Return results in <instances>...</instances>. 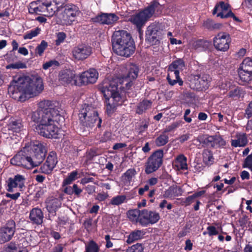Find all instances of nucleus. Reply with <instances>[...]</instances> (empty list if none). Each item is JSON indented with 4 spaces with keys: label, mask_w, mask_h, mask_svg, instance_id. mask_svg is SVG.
Returning a JSON list of instances; mask_svg holds the SVG:
<instances>
[{
    "label": "nucleus",
    "mask_w": 252,
    "mask_h": 252,
    "mask_svg": "<svg viewBox=\"0 0 252 252\" xmlns=\"http://www.w3.org/2000/svg\"><path fill=\"white\" fill-rule=\"evenodd\" d=\"M61 118L59 111L49 100L40 102L38 110L31 115V120L36 124L35 131L48 138H58L61 130L58 124Z\"/></svg>",
    "instance_id": "nucleus-1"
},
{
    "label": "nucleus",
    "mask_w": 252,
    "mask_h": 252,
    "mask_svg": "<svg viewBox=\"0 0 252 252\" xmlns=\"http://www.w3.org/2000/svg\"><path fill=\"white\" fill-rule=\"evenodd\" d=\"M42 79L39 77H20L10 83L8 92L15 99L24 101L26 99L37 95L43 90Z\"/></svg>",
    "instance_id": "nucleus-2"
},
{
    "label": "nucleus",
    "mask_w": 252,
    "mask_h": 252,
    "mask_svg": "<svg viewBox=\"0 0 252 252\" xmlns=\"http://www.w3.org/2000/svg\"><path fill=\"white\" fill-rule=\"evenodd\" d=\"M112 47L117 55L128 57L135 50V46L131 35L126 31H115L112 37Z\"/></svg>",
    "instance_id": "nucleus-3"
},
{
    "label": "nucleus",
    "mask_w": 252,
    "mask_h": 252,
    "mask_svg": "<svg viewBox=\"0 0 252 252\" xmlns=\"http://www.w3.org/2000/svg\"><path fill=\"white\" fill-rule=\"evenodd\" d=\"M101 90L106 99L107 114L110 116L116 111L117 107L123 102L118 92V87L114 81H112L109 84H104Z\"/></svg>",
    "instance_id": "nucleus-4"
},
{
    "label": "nucleus",
    "mask_w": 252,
    "mask_h": 252,
    "mask_svg": "<svg viewBox=\"0 0 252 252\" xmlns=\"http://www.w3.org/2000/svg\"><path fill=\"white\" fill-rule=\"evenodd\" d=\"M78 116L82 125L88 128L93 127L95 123L98 127L101 126V120L98 117L97 111L89 104L81 106Z\"/></svg>",
    "instance_id": "nucleus-5"
},
{
    "label": "nucleus",
    "mask_w": 252,
    "mask_h": 252,
    "mask_svg": "<svg viewBox=\"0 0 252 252\" xmlns=\"http://www.w3.org/2000/svg\"><path fill=\"white\" fill-rule=\"evenodd\" d=\"M161 6L157 1L154 0L144 10L139 13L131 16L128 21L135 25L138 31L140 32V29L143 27L146 21L151 17L155 11H158Z\"/></svg>",
    "instance_id": "nucleus-6"
},
{
    "label": "nucleus",
    "mask_w": 252,
    "mask_h": 252,
    "mask_svg": "<svg viewBox=\"0 0 252 252\" xmlns=\"http://www.w3.org/2000/svg\"><path fill=\"white\" fill-rule=\"evenodd\" d=\"M185 67L184 61L181 59H178L173 61L168 67V73L167 80L171 86H174L178 83L179 86L183 85V81L180 78L179 74Z\"/></svg>",
    "instance_id": "nucleus-7"
},
{
    "label": "nucleus",
    "mask_w": 252,
    "mask_h": 252,
    "mask_svg": "<svg viewBox=\"0 0 252 252\" xmlns=\"http://www.w3.org/2000/svg\"><path fill=\"white\" fill-rule=\"evenodd\" d=\"M61 20L63 24L70 25L75 22L80 14L79 8L73 4H66L63 6Z\"/></svg>",
    "instance_id": "nucleus-8"
},
{
    "label": "nucleus",
    "mask_w": 252,
    "mask_h": 252,
    "mask_svg": "<svg viewBox=\"0 0 252 252\" xmlns=\"http://www.w3.org/2000/svg\"><path fill=\"white\" fill-rule=\"evenodd\" d=\"M30 147L33 152V155L31 158L37 166L43 161L45 157L47 152L45 145L38 141H34L31 142Z\"/></svg>",
    "instance_id": "nucleus-9"
},
{
    "label": "nucleus",
    "mask_w": 252,
    "mask_h": 252,
    "mask_svg": "<svg viewBox=\"0 0 252 252\" xmlns=\"http://www.w3.org/2000/svg\"><path fill=\"white\" fill-rule=\"evenodd\" d=\"M163 151L159 150L155 152L148 158L145 168V172L150 174L156 171L160 166L162 162Z\"/></svg>",
    "instance_id": "nucleus-10"
},
{
    "label": "nucleus",
    "mask_w": 252,
    "mask_h": 252,
    "mask_svg": "<svg viewBox=\"0 0 252 252\" xmlns=\"http://www.w3.org/2000/svg\"><path fill=\"white\" fill-rule=\"evenodd\" d=\"M231 41L230 36L228 33L220 32L214 37L213 44L217 50L225 52L229 49Z\"/></svg>",
    "instance_id": "nucleus-11"
},
{
    "label": "nucleus",
    "mask_w": 252,
    "mask_h": 252,
    "mask_svg": "<svg viewBox=\"0 0 252 252\" xmlns=\"http://www.w3.org/2000/svg\"><path fill=\"white\" fill-rule=\"evenodd\" d=\"M25 151H21L18 153L10 160L12 164L18 166H23L26 168L31 169L37 166L30 157L25 155Z\"/></svg>",
    "instance_id": "nucleus-12"
},
{
    "label": "nucleus",
    "mask_w": 252,
    "mask_h": 252,
    "mask_svg": "<svg viewBox=\"0 0 252 252\" xmlns=\"http://www.w3.org/2000/svg\"><path fill=\"white\" fill-rule=\"evenodd\" d=\"M15 232V221L8 220L4 226L0 228V243H4L11 240Z\"/></svg>",
    "instance_id": "nucleus-13"
},
{
    "label": "nucleus",
    "mask_w": 252,
    "mask_h": 252,
    "mask_svg": "<svg viewBox=\"0 0 252 252\" xmlns=\"http://www.w3.org/2000/svg\"><path fill=\"white\" fill-rule=\"evenodd\" d=\"M119 19L118 16L115 13H102L91 18V21L102 25H112L115 24Z\"/></svg>",
    "instance_id": "nucleus-14"
},
{
    "label": "nucleus",
    "mask_w": 252,
    "mask_h": 252,
    "mask_svg": "<svg viewBox=\"0 0 252 252\" xmlns=\"http://www.w3.org/2000/svg\"><path fill=\"white\" fill-rule=\"evenodd\" d=\"M92 53V48L85 44L79 45L72 51L73 57L77 61H83L87 59Z\"/></svg>",
    "instance_id": "nucleus-15"
},
{
    "label": "nucleus",
    "mask_w": 252,
    "mask_h": 252,
    "mask_svg": "<svg viewBox=\"0 0 252 252\" xmlns=\"http://www.w3.org/2000/svg\"><path fill=\"white\" fill-rule=\"evenodd\" d=\"M24 176L17 174L13 178H9L7 181V190L9 192H13L14 189L19 188L21 190L24 186L25 182Z\"/></svg>",
    "instance_id": "nucleus-16"
},
{
    "label": "nucleus",
    "mask_w": 252,
    "mask_h": 252,
    "mask_svg": "<svg viewBox=\"0 0 252 252\" xmlns=\"http://www.w3.org/2000/svg\"><path fill=\"white\" fill-rule=\"evenodd\" d=\"M98 76V73L96 69L91 68L88 71L83 72L79 76L81 85H87L89 83H95Z\"/></svg>",
    "instance_id": "nucleus-17"
},
{
    "label": "nucleus",
    "mask_w": 252,
    "mask_h": 252,
    "mask_svg": "<svg viewBox=\"0 0 252 252\" xmlns=\"http://www.w3.org/2000/svg\"><path fill=\"white\" fill-rule=\"evenodd\" d=\"M203 142L209 146L216 148L223 147L226 145L225 141L220 135H206L204 138Z\"/></svg>",
    "instance_id": "nucleus-18"
},
{
    "label": "nucleus",
    "mask_w": 252,
    "mask_h": 252,
    "mask_svg": "<svg viewBox=\"0 0 252 252\" xmlns=\"http://www.w3.org/2000/svg\"><path fill=\"white\" fill-rule=\"evenodd\" d=\"M77 77L73 72L67 70L62 71L59 74V80L63 84L79 85L80 83L77 82L76 80Z\"/></svg>",
    "instance_id": "nucleus-19"
},
{
    "label": "nucleus",
    "mask_w": 252,
    "mask_h": 252,
    "mask_svg": "<svg viewBox=\"0 0 252 252\" xmlns=\"http://www.w3.org/2000/svg\"><path fill=\"white\" fill-rule=\"evenodd\" d=\"M57 162L56 155L54 153L50 154L47 157L45 162L40 167V172L46 174L50 173L55 168Z\"/></svg>",
    "instance_id": "nucleus-20"
},
{
    "label": "nucleus",
    "mask_w": 252,
    "mask_h": 252,
    "mask_svg": "<svg viewBox=\"0 0 252 252\" xmlns=\"http://www.w3.org/2000/svg\"><path fill=\"white\" fill-rule=\"evenodd\" d=\"M160 28L159 24L156 22L152 23L148 27L146 35L149 40L155 43L158 41V37Z\"/></svg>",
    "instance_id": "nucleus-21"
},
{
    "label": "nucleus",
    "mask_w": 252,
    "mask_h": 252,
    "mask_svg": "<svg viewBox=\"0 0 252 252\" xmlns=\"http://www.w3.org/2000/svg\"><path fill=\"white\" fill-rule=\"evenodd\" d=\"M229 11H231L229 5L223 1H220L215 5L213 14H217V17L221 18H226Z\"/></svg>",
    "instance_id": "nucleus-22"
},
{
    "label": "nucleus",
    "mask_w": 252,
    "mask_h": 252,
    "mask_svg": "<svg viewBox=\"0 0 252 252\" xmlns=\"http://www.w3.org/2000/svg\"><path fill=\"white\" fill-rule=\"evenodd\" d=\"M230 142L232 147H244L248 143V137L245 133L237 132Z\"/></svg>",
    "instance_id": "nucleus-23"
},
{
    "label": "nucleus",
    "mask_w": 252,
    "mask_h": 252,
    "mask_svg": "<svg viewBox=\"0 0 252 252\" xmlns=\"http://www.w3.org/2000/svg\"><path fill=\"white\" fill-rule=\"evenodd\" d=\"M209 81L208 80L206 76H203L201 77H195L194 80L192 81V87L193 89L198 91L206 90L209 87Z\"/></svg>",
    "instance_id": "nucleus-24"
},
{
    "label": "nucleus",
    "mask_w": 252,
    "mask_h": 252,
    "mask_svg": "<svg viewBox=\"0 0 252 252\" xmlns=\"http://www.w3.org/2000/svg\"><path fill=\"white\" fill-rule=\"evenodd\" d=\"M43 213L38 208H33L30 213L29 218L32 223L39 225L43 222Z\"/></svg>",
    "instance_id": "nucleus-25"
},
{
    "label": "nucleus",
    "mask_w": 252,
    "mask_h": 252,
    "mask_svg": "<svg viewBox=\"0 0 252 252\" xmlns=\"http://www.w3.org/2000/svg\"><path fill=\"white\" fill-rule=\"evenodd\" d=\"M183 192V190L180 187L172 186L164 191L163 195L164 198L173 199L175 197L181 195Z\"/></svg>",
    "instance_id": "nucleus-26"
},
{
    "label": "nucleus",
    "mask_w": 252,
    "mask_h": 252,
    "mask_svg": "<svg viewBox=\"0 0 252 252\" xmlns=\"http://www.w3.org/2000/svg\"><path fill=\"white\" fill-rule=\"evenodd\" d=\"M127 73L125 76V81L127 85L129 82L135 79L138 75L139 69L138 67L133 64H130L127 67Z\"/></svg>",
    "instance_id": "nucleus-27"
},
{
    "label": "nucleus",
    "mask_w": 252,
    "mask_h": 252,
    "mask_svg": "<svg viewBox=\"0 0 252 252\" xmlns=\"http://www.w3.org/2000/svg\"><path fill=\"white\" fill-rule=\"evenodd\" d=\"M62 205L61 199L60 198L51 197L46 201V208L50 213H55Z\"/></svg>",
    "instance_id": "nucleus-28"
},
{
    "label": "nucleus",
    "mask_w": 252,
    "mask_h": 252,
    "mask_svg": "<svg viewBox=\"0 0 252 252\" xmlns=\"http://www.w3.org/2000/svg\"><path fill=\"white\" fill-rule=\"evenodd\" d=\"M187 161V158L184 155L182 154L180 155L176 158L175 160V166L179 170H186L188 169Z\"/></svg>",
    "instance_id": "nucleus-29"
},
{
    "label": "nucleus",
    "mask_w": 252,
    "mask_h": 252,
    "mask_svg": "<svg viewBox=\"0 0 252 252\" xmlns=\"http://www.w3.org/2000/svg\"><path fill=\"white\" fill-rule=\"evenodd\" d=\"M23 127L20 120L11 121L8 125V129L12 133H19Z\"/></svg>",
    "instance_id": "nucleus-30"
},
{
    "label": "nucleus",
    "mask_w": 252,
    "mask_h": 252,
    "mask_svg": "<svg viewBox=\"0 0 252 252\" xmlns=\"http://www.w3.org/2000/svg\"><path fill=\"white\" fill-rule=\"evenodd\" d=\"M144 234L145 232L143 230H135L128 235L126 242L128 244H131L135 241L141 239Z\"/></svg>",
    "instance_id": "nucleus-31"
},
{
    "label": "nucleus",
    "mask_w": 252,
    "mask_h": 252,
    "mask_svg": "<svg viewBox=\"0 0 252 252\" xmlns=\"http://www.w3.org/2000/svg\"><path fill=\"white\" fill-rule=\"evenodd\" d=\"M238 71L240 79L242 82H248L252 80V71H246L239 68Z\"/></svg>",
    "instance_id": "nucleus-32"
},
{
    "label": "nucleus",
    "mask_w": 252,
    "mask_h": 252,
    "mask_svg": "<svg viewBox=\"0 0 252 252\" xmlns=\"http://www.w3.org/2000/svg\"><path fill=\"white\" fill-rule=\"evenodd\" d=\"M152 102L149 100H143L140 102L137 106L136 112L139 114H141L145 112L148 109L151 107Z\"/></svg>",
    "instance_id": "nucleus-33"
},
{
    "label": "nucleus",
    "mask_w": 252,
    "mask_h": 252,
    "mask_svg": "<svg viewBox=\"0 0 252 252\" xmlns=\"http://www.w3.org/2000/svg\"><path fill=\"white\" fill-rule=\"evenodd\" d=\"M97 220L92 218L87 219L83 223V225L88 231H95L96 229Z\"/></svg>",
    "instance_id": "nucleus-34"
},
{
    "label": "nucleus",
    "mask_w": 252,
    "mask_h": 252,
    "mask_svg": "<svg viewBox=\"0 0 252 252\" xmlns=\"http://www.w3.org/2000/svg\"><path fill=\"white\" fill-rule=\"evenodd\" d=\"M141 211L138 209L129 210L127 213L129 220L134 223H139Z\"/></svg>",
    "instance_id": "nucleus-35"
},
{
    "label": "nucleus",
    "mask_w": 252,
    "mask_h": 252,
    "mask_svg": "<svg viewBox=\"0 0 252 252\" xmlns=\"http://www.w3.org/2000/svg\"><path fill=\"white\" fill-rule=\"evenodd\" d=\"M230 90L228 95L229 97L233 98H240L244 94V92L238 87L232 86Z\"/></svg>",
    "instance_id": "nucleus-36"
},
{
    "label": "nucleus",
    "mask_w": 252,
    "mask_h": 252,
    "mask_svg": "<svg viewBox=\"0 0 252 252\" xmlns=\"http://www.w3.org/2000/svg\"><path fill=\"white\" fill-rule=\"evenodd\" d=\"M139 223L142 226H147L149 224L147 210L144 209L141 211Z\"/></svg>",
    "instance_id": "nucleus-37"
},
{
    "label": "nucleus",
    "mask_w": 252,
    "mask_h": 252,
    "mask_svg": "<svg viewBox=\"0 0 252 252\" xmlns=\"http://www.w3.org/2000/svg\"><path fill=\"white\" fill-rule=\"evenodd\" d=\"M126 197L125 195H117L113 197L109 202V204L114 206H119L126 202Z\"/></svg>",
    "instance_id": "nucleus-38"
},
{
    "label": "nucleus",
    "mask_w": 252,
    "mask_h": 252,
    "mask_svg": "<svg viewBox=\"0 0 252 252\" xmlns=\"http://www.w3.org/2000/svg\"><path fill=\"white\" fill-rule=\"evenodd\" d=\"M239 68L246 71H252V59L249 57L245 58L240 64Z\"/></svg>",
    "instance_id": "nucleus-39"
},
{
    "label": "nucleus",
    "mask_w": 252,
    "mask_h": 252,
    "mask_svg": "<svg viewBox=\"0 0 252 252\" xmlns=\"http://www.w3.org/2000/svg\"><path fill=\"white\" fill-rule=\"evenodd\" d=\"M148 213L149 224H154L160 219V216L158 212L148 210Z\"/></svg>",
    "instance_id": "nucleus-40"
},
{
    "label": "nucleus",
    "mask_w": 252,
    "mask_h": 252,
    "mask_svg": "<svg viewBox=\"0 0 252 252\" xmlns=\"http://www.w3.org/2000/svg\"><path fill=\"white\" fill-rule=\"evenodd\" d=\"M99 246L94 241H91L86 245L85 252H99Z\"/></svg>",
    "instance_id": "nucleus-41"
},
{
    "label": "nucleus",
    "mask_w": 252,
    "mask_h": 252,
    "mask_svg": "<svg viewBox=\"0 0 252 252\" xmlns=\"http://www.w3.org/2000/svg\"><path fill=\"white\" fill-rule=\"evenodd\" d=\"M168 141V136L164 132L158 136L156 140L155 143L158 147L165 145Z\"/></svg>",
    "instance_id": "nucleus-42"
},
{
    "label": "nucleus",
    "mask_w": 252,
    "mask_h": 252,
    "mask_svg": "<svg viewBox=\"0 0 252 252\" xmlns=\"http://www.w3.org/2000/svg\"><path fill=\"white\" fill-rule=\"evenodd\" d=\"M203 159L205 164L210 165L214 162V158L211 151L205 150L203 153Z\"/></svg>",
    "instance_id": "nucleus-43"
},
{
    "label": "nucleus",
    "mask_w": 252,
    "mask_h": 252,
    "mask_svg": "<svg viewBox=\"0 0 252 252\" xmlns=\"http://www.w3.org/2000/svg\"><path fill=\"white\" fill-rule=\"evenodd\" d=\"M59 63L55 60H52L44 63L42 65V67L44 70L48 69H55L59 65Z\"/></svg>",
    "instance_id": "nucleus-44"
},
{
    "label": "nucleus",
    "mask_w": 252,
    "mask_h": 252,
    "mask_svg": "<svg viewBox=\"0 0 252 252\" xmlns=\"http://www.w3.org/2000/svg\"><path fill=\"white\" fill-rule=\"evenodd\" d=\"M136 172L134 168L128 169L124 175V180L127 182H130L135 176Z\"/></svg>",
    "instance_id": "nucleus-45"
},
{
    "label": "nucleus",
    "mask_w": 252,
    "mask_h": 252,
    "mask_svg": "<svg viewBox=\"0 0 252 252\" xmlns=\"http://www.w3.org/2000/svg\"><path fill=\"white\" fill-rule=\"evenodd\" d=\"M40 32V29L36 28L26 32L24 35V39H32L34 37L36 36Z\"/></svg>",
    "instance_id": "nucleus-46"
},
{
    "label": "nucleus",
    "mask_w": 252,
    "mask_h": 252,
    "mask_svg": "<svg viewBox=\"0 0 252 252\" xmlns=\"http://www.w3.org/2000/svg\"><path fill=\"white\" fill-rule=\"evenodd\" d=\"M47 42L44 40H42L40 44L36 48L35 50V53L40 56H42L44 51L47 47Z\"/></svg>",
    "instance_id": "nucleus-47"
},
{
    "label": "nucleus",
    "mask_w": 252,
    "mask_h": 252,
    "mask_svg": "<svg viewBox=\"0 0 252 252\" xmlns=\"http://www.w3.org/2000/svg\"><path fill=\"white\" fill-rule=\"evenodd\" d=\"M78 173L76 171H74L70 173L67 178H66L63 182L64 185H67L71 184V183L76 179Z\"/></svg>",
    "instance_id": "nucleus-48"
},
{
    "label": "nucleus",
    "mask_w": 252,
    "mask_h": 252,
    "mask_svg": "<svg viewBox=\"0 0 252 252\" xmlns=\"http://www.w3.org/2000/svg\"><path fill=\"white\" fill-rule=\"evenodd\" d=\"M26 68V65L25 63L22 62H18L15 63H11L6 66L7 69L13 68V69H20Z\"/></svg>",
    "instance_id": "nucleus-49"
},
{
    "label": "nucleus",
    "mask_w": 252,
    "mask_h": 252,
    "mask_svg": "<svg viewBox=\"0 0 252 252\" xmlns=\"http://www.w3.org/2000/svg\"><path fill=\"white\" fill-rule=\"evenodd\" d=\"M143 248L141 245L137 244L133 245L131 247L128 248L126 252H142Z\"/></svg>",
    "instance_id": "nucleus-50"
},
{
    "label": "nucleus",
    "mask_w": 252,
    "mask_h": 252,
    "mask_svg": "<svg viewBox=\"0 0 252 252\" xmlns=\"http://www.w3.org/2000/svg\"><path fill=\"white\" fill-rule=\"evenodd\" d=\"M43 7L39 5L38 6L33 7V5L30 6L29 8V12L32 14L36 13L39 14L40 12H45V10L43 9Z\"/></svg>",
    "instance_id": "nucleus-51"
},
{
    "label": "nucleus",
    "mask_w": 252,
    "mask_h": 252,
    "mask_svg": "<svg viewBox=\"0 0 252 252\" xmlns=\"http://www.w3.org/2000/svg\"><path fill=\"white\" fill-rule=\"evenodd\" d=\"M180 124L181 123L180 122H176L171 124L170 125L166 127L164 130V132H168L174 130L180 126Z\"/></svg>",
    "instance_id": "nucleus-52"
},
{
    "label": "nucleus",
    "mask_w": 252,
    "mask_h": 252,
    "mask_svg": "<svg viewBox=\"0 0 252 252\" xmlns=\"http://www.w3.org/2000/svg\"><path fill=\"white\" fill-rule=\"evenodd\" d=\"M65 34L64 32H60L57 34V39L56 40V45H59L62 43L65 38Z\"/></svg>",
    "instance_id": "nucleus-53"
},
{
    "label": "nucleus",
    "mask_w": 252,
    "mask_h": 252,
    "mask_svg": "<svg viewBox=\"0 0 252 252\" xmlns=\"http://www.w3.org/2000/svg\"><path fill=\"white\" fill-rule=\"evenodd\" d=\"M5 60L9 63L15 61L17 59L15 53L13 51H10L5 56Z\"/></svg>",
    "instance_id": "nucleus-54"
},
{
    "label": "nucleus",
    "mask_w": 252,
    "mask_h": 252,
    "mask_svg": "<svg viewBox=\"0 0 252 252\" xmlns=\"http://www.w3.org/2000/svg\"><path fill=\"white\" fill-rule=\"evenodd\" d=\"M104 239L106 242L105 247L107 249L112 248L113 246L112 241H114V239L111 238L109 235H105L104 237Z\"/></svg>",
    "instance_id": "nucleus-55"
},
{
    "label": "nucleus",
    "mask_w": 252,
    "mask_h": 252,
    "mask_svg": "<svg viewBox=\"0 0 252 252\" xmlns=\"http://www.w3.org/2000/svg\"><path fill=\"white\" fill-rule=\"evenodd\" d=\"M109 197L107 192H100L98 193L95 197V199L99 201H103L106 200Z\"/></svg>",
    "instance_id": "nucleus-56"
},
{
    "label": "nucleus",
    "mask_w": 252,
    "mask_h": 252,
    "mask_svg": "<svg viewBox=\"0 0 252 252\" xmlns=\"http://www.w3.org/2000/svg\"><path fill=\"white\" fill-rule=\"evenodd\" d=\"M96 156L95 151L93 150H90L87 151L85 154V157L86 158V162L89 160H92L93 158Z\"/></svg>",
    "instance_id": "nucleus-57"
},
{
    "label": "nucleus",
    "mask_w": 252,
    "mask_h": 252,
    "mask_svg": "<svg viewBox=\"0 0 252 252\" xmlns=\"http://www.w3.org/2000/svg\"><path fill=\"white\" fill-rule=\"evenodd\" d=\"M52 2V0H43L41 5H40L42 6V7H44L43 9L45 11L46 10H49V8L51 6Z\"/></svg>",
    "instance_id": "nucleus-58"
},
{
    "label": "nucleus",
    "mask_w": 252,
    "mask_h": 252,
    "mask_svg": "<svg viewBox=\"0 0 252 252\" xmlns=\"http://www.w3.org/2000/svg\"><path fill=\"white\" fill-rule=\"evenodd\" d=\"M245 164L247 167L252 170V153L245 159Z\"/></svg>",
    "instance_id": "nucleus-59"
},
{
    "label": "nucleus",
    "mask_w": 252,
    "mask_h": 252,
    "mask_svg": "<svg viewBox=\"0 0 252 252\" xmlns=\"http://www.w3.org/2000/svg\"><path fill=\"white\" fill-rule=\"evenodd\" d=\"M208 231V234L209 236L216 235L219 233V232L214 226H209L207 228Z\"/></svg>",
    "instance_id": "nucleus-60"
},
{
    "label": "nucleus",
    "mask_w": 252,
    "mask_h": 252,
    "mask_svg": "<svg viewBox=\"0 0 252 252\" xmlns=\"http://www.w3.org/2000/svg\"><path fill=\"white\" fill-rule=\"evenodd\" d=\"M245 116L249 119L252 116V101L251 102L246 110Z\"/></svg>",
    "instance_id": "nucleus-61"
},
{
    "label": "nucleus",
    "mask_w": 252,
    "mask_h": 252,
    "mask_svg": "<svg viewBox=\"0 0 252 252\" xmlns=\"http://www.w3.org/2000/svg\"><path fill=\"white\" fill-rule=\"evenodd\" d=\"M16 248L17 245L15 243L11 242L5 248V251L6 252H13V251L16 250Z\"/></svg>",
    "instance_id": "nucleus-62"
},
{
    "label": "nucleus",
    "mask_w": 252,
    "mask_h": 252,
    "mask_svg": "<svg viewBox=\"0 0 252 252\" xmlns=\"http://www.w3.org/2000/svg\"><path fill=\"white\" fill-rule=\"evenodd\" d=\"M73 193H74L77 197H79L82 192V189L79 188L76 184L73 185Z\"/></svg>",
    "instance_id": "nucleus-63"
},
{
    "label": "nucleus",
    "mask_w": 252,
    "mask_h": 252,
    "mask_svg": "<svg viewBox=\"0 0 252 252\" xmlns=\"http://www.w3.org/2000/svg\"><path fill=\"white\" fill-rule=\"evenodd\" d=\"M53 2H54L57 7L58 9L62 7L63 5L66 2L67 0H52Z\"/></svg>",
    "instance_id": "nucleus-64"
}]
</instances>
